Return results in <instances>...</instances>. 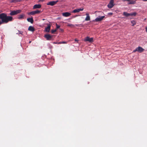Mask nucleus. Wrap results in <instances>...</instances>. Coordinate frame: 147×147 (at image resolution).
<instances>
[{"label":"nucleus","instance_id":"f257e3e1","mask_svg":"<svg viewBox=\"0 0 147 147\" xmlns=\"http://www.w3.org/2000/svg\"><path fill=\"white\" fill-rule=\"evenodd\" d=\"M13 20V18L11 16H7L6 13H2L0 14V25L3 24H7Z\"/></svg>","mask_w":147,"mask_h":147},{"label":"nucleus","instance_id":"f03ea898","mask_svg":"<svg viewBox=\"0 0 147 147\" xmlns=\"http://www.w3.org/2000/svg\"><path fill=\"white\" fill-rule=\"evenodd\" d=\"M22 11L21 9H18L16 10L10 11L9 15L11 16L15 15L18 13H20Z\"/></svg>","mask_w":147,"mask_h":147},{"label":"nucleus","instance_id":"7ed1b4c3","mask_svg":"<svg viewBox=\"0 0 147 147\" xmlns=\"http://www.w3.org/2000/svg\"><path fill=\"white\" fill-rule=\"evenodd\" d=\"M137 14L136 12H134L131 13H128L127 12H124L123 13V15L126 17H128L129 16H135Z\"/></svg>","mask_w":147,"mask_h":147},{"label":"nucleus","instance_id":"20e7f679","mask_svg":"<svg viewBox=\"0 0 147 147\" xmlns=\"http://www.w3.org/2000/svg\"><path fill=\"white\" fill-rule=\"evenodd\" d=\"M40 12H41V11H40L38 10H36L35 11H32L28 12L27 13V14L28 15H34L36 14L39 13Z\"/></svg>","mask_w":147,"mask_h":147},{"label":"nucleus","instance_id":"39448f33","mask_svg":"<svg viewBox=\"0 0 147 147\" xmlns=\"http://www.w3.org/2000/svg\"><path fill=\"white\" fill-rule=\"evenodd\" d=\"M114 0H111L109 3L107 5V7L109 8H112L114 5Z\"/></svg>","mask_w":147,"mask_h":147},{"label":"nucleus","instance_id":"423d86ee","mask_svg":"<svg viewBox=\"0 0 147 147\" xmlns=\"http://www.w3.org/2000/svg\"><path fill=\"white\" fill-rule=\"evenodd\" d=\"M84 41L87 42L88 41L90 42H93V38H90L88 36L86 37L84 40Z\"/></svg>","mask_w":147,"mask_h":147},{"label":"nucleus","instance_id":"0eeeda50","mask_svg":"<svg viewBox=\"0 0 147 147\" xmlns=\"http://www.w3.org/2000/svg\"><path fill=\"white\" fill-rule=\"evenodd\" d=\"M58 2V1L57 0L55 1H50L47 3V5H50L51 6H53L55 5Z\"/></svg>","mask_w":147,"mask_h":147},{"label":"nucleus","instance_id":"6e6552de","mask_svg":"<svg viewBox=\"0 0 147 147\" xmlns=\"http://www.w3.org/2000/svg\"><path fill=\"white\" fill-rule=\"evenodd\" d=\"M105 18V16H99L97 18L95 19V20L96 22H99L102 20L103 19Z\"/></svg>","mask_w":147,"mask_h":147},{"label":"nucleus","instance_id":"1a4fd4ad","mask_svg":"<svg viewBox=\"0 0 147 147\" xmlns=\"http://www.w3.org/2000/svg\"><path fill=\"white\" fill-rule=\"evenodd\" d=\"M44 37L47 40H51L52 38V36L50 35L49 34H46L44 35Z\"/></svg>","mask_w":147,"mask_h":147},{"label":"nucleus","instance_id":"9d476101","mask_svg":"<svg viewBox=\"0 0 147 147\" xmlns=\"http://www.w3.org/2000/svg\"><path fill=\"white\" fill-rule=\"evenodd\" d=\"M123 1H128L127 4L128 5L129 4H134L136 3V1H133L132 0H123Z\"/></svg>","mask_w":147,"mask_h":147},{"label":"nucleus","instance_id":"9b49d317","mask_svg":"<svg viewBox=\"0 0 147 147\" xmlns=\"http://www.w3.org/2000/svg\"><path fill=\"white\" fill-rule=\"evenodd\" d=\"M84 10V8H79V9H76L72 12V13H76L79 12L80 11H82Z\"/></svg>","mask_w":147,"mask_h":147},{"label":"nucleus","instance_id":"f8f14e48","mask_svg":"<svg viewBox=\"0 0 147 147\" xmlns=\"http://www.w3.org/2000/svg\"><path fill=\"white\" fill-rule=\"evenodd\" d=\"M41 7V5L40 4H35L34 5L33 7V9H40Z\"/></svg>","mask_w":147,"mask_h":147},{"label":"nucleus","instance_id":"ddd939ff","mask_svg":"<svg viewBox=\"0 0 147 147\" xmlns=\"http://www.w3.org/2000/svg\"><path fill=\"white\" fill-rule=\"evenodd\" d=\"M19 20H21L26 18L25 15L24 14H22L19 15L18 18Z\"/></svg>","mask_w":147,"mask_h":147},{"label":"nucleus","instance_id":"4468645a","mask_svg":"<svg viewBox=\"0 0 147 147\" xmlns=\"http://www.w3.org/2000/svg\"><path fill=\"white\" fill-rule=\"evenodd\" d=\"M62 15L64 17H67L70 16L71 15V14L69 12H66L62 13Z\"/></svg>","mask_w":147,"mask_h":147},{"label":"nucleus","instance_id":"2eb2a0df","mask_svg":"<svg viewBox=\"0 0 147 147\" xmlns=\"http://www.w3.org/2000/svg\"><path fill=\"white\" fill-rule=\"evenodd\" d=\"M137 51L140 52H142L144 51V49L140 47H138L136 48Z\"/></svg>","mask_w":147,"mask_h":147},{"label":"nucleus","instance_id":"dca6fc26","mask_svg":"<svg viewBox=\"0 0 147 147\" xmlns=\"http://www.w3.org/2000/svg\"><path fill=\"white\" fill-rule=\"evenodd\" d=\"M50 28L51 26L49 24L48 25L47 27L45 28V30L46 32H49L50 30Z\"/></svg>","mask_w":147,"mask_h":147},{"label":"nucleus","instance_id":"f3484780","mask_svg":"<svg viewBox=\"0 0 147 147\" xmlns=\"http://www.w3.org/2000/svg\"><path fill=\"white\" fill-rule=\"evenodd\" d=\"M86 17L85 18V20L86 21H89L90 20V17L89 16V14L88 13H87L86 14Z\"/></svg>","mask_w":147,"mask_h":147},{"label":"nucleus","instance_id":"a211bd4d","mask_svg":"<svg viewBox=\"0 0 147 147\" xmlns=\"http://www.w3.org/2000/svg\"><path fill=\"white\" fill-rule=\"evenodd\" d=\"M27 20L28 22H30L32 24L34 22V20H33V18L32 17L31 18H28Z\"/></svg>","mask_w":147,"mask_h":147},{"label":"nucleus","instance_id":"6ab92c4d","mask_svg":"<svg viewBox=\"0 0 147 147\" xmlns=\"http://www.w3.org/2000/svg\"><path fill=\"white\" fill-rule=\"evenodd\" d=\"M28 30L29 31L33 32L35 30L34 27L32 26H30L29 27Z\"/></svg>","mask_w":147,"mask_h":147},{"label":"nucleus","instance_id":"aec40b11","mask_svg":"<svg viewBox=\"0 0 147 147\" xmlns=\"http://www.w3.org/2000/svg\"><path fill=\"white\" fill-rule=\"evenodd\" d=\"M131 23L132 24V26H134V25H136V22L135 20H133L131 21Z\"/></svg>","mask_w":147,"mask_h":147},{"label":"nucleus","instance_id":"412c9836","mask_svg":"<svg viewBox=\"0 0 147 147\" xmlns=\"http://www.w3.org/2000/svg\"><path fill=\"white\" fill-rule=\"evenodd\" d=\"M57 30L56 29L55 30H51V33L52 34L54 33V32H56Z\"/></svg>","mask_w":147,"mask_h":147},{"label":"nucleus","instance_id":"4be33fe9","mask_svg":"<svg viewBox=\"0 0 147 147\" xmlns=\"http://www.w3.org/2000/svg\"><path fill=\"white\" fill-rule=\"evenodd\" d=\"M56 26L57 29H58L60 27V26L59 25H57V24H56Z\"/></svg>","mask_w":147,"mask_h":147},{"label":"nucleus","instance_id":"5701e85b","mask_svg":"<svg viewBox=\"0 0 147 147\" xmlns=\"http://www.w3.org/2000/svg\"><path fill=\"white\" fill-rule=\"evenodd\" d=\"M67 26L71 27L73 26L74 25L72 24H69L67 25Z\"/></svg>","mask_w":147,"mask_h":147},{"label":"nucleus","instance_id":"b1692460","mask_svg":"<svg viewBox=\"0 0 147 147\" xmlns=\"http://www.w3.org/2000/svg\"><path fill=\"white\" fill-rule=\"evenodd\" d=\"M67 43V42H65V41L61 42V44H66Z\"/></svg>","mask_w":147,"mask_h":147},{"label":"nucleus","instance_id":"393cba45","mask_svg":"<svg viewBox=\"0 0 147 147\" xmlns=\"http://www.w3.org/2000/svg\"><path fill=\"white\" fill-rule=\"evenodd\" d=\"M23 33V32L21 31H19V33L21 34H22Z\"/></svg>","mask_w":147,"mask_h":147},{"label":"nucleus","instance_id":"a878e982","mask_svg":"<svg viewBox=\"0 0 147 147\" xmlns=\"http://www.w3.org/2000/svg\"><path fill=\"white\" fill-rule=\"evenodd\" d=\"M137 51V49L136 48L135 50H134L133 51V52L135 53Z\"/></svg>","mask_w":147,"mask_h":147},{"label":"nucleus","instance_id":"bb28decb","mask_svg":"<svg viewBox=\"0 0 147 147\" xmlns=\"http://www.w3.org/2000/svg\"><path fill=\"white\" fill-rule=\"evenodd\" d=\"M113 13H108V15H112L113 14Z\"/></svg>","mask_w":147,"mask_h":147},{"label":"nucleus","instance_id":"cd10ccee","mask_svg":"<svg viewBox=\"0 0 147 147\" xmlns=\"http://www.w3.org/2000/svg\"><path fill=\"white\" fill-rule=\"evenodd\" d=\"M57 44H61V42H57Z\"/></svg>","mask_w":147,"mask_h":147},{"label":"nucleus","instance_id":"c85d7f7f","mask_svg":"<svg viewBox=\"0 0 147 147\" xmlns=\"http://www.w3.org/2000/svg\"><path fill=\"white\" fill-rule=\"evenodd\" d=\"M75 40L76 41H78V40L77 39H75Z\"/></svg>","mask_w":147,"mask_h":147},{"label":"nucleus","instance_id":"c756f323","mask_svg":"<svg viewBox=\"0 0 147 147\" xmlns=\"http://www.w3.org/2000/svg\"><path fill=\"white\" fill-rule=\"evenodd\" d=\"M146 32H147V27H146Z\"/></svg>","mask_w":147,"mask_h":147},{"label":"nucleus","instance_id":"7c9ffc66","mask_svg":"<svg viewBox=\"0 0 147 147\" xmlns=\"http://www.w3.org/2000/svg\"><path fill=\"white\" fill-rule=\"evenodd\" d=\"M143 1H147V0H143Z\"/></svg>","mask_w":147,"mask_h":147},{"label":"nucleus","instance_id":"2f4dec72","mask_svg":"<svg viewBox=\"0 0 147 147\" xmlns=\"http://www.w3.org/2000/svg\"><path fill=\"white\" fill-rule=\"evenodd\" d=\"M54 43L55 44H57V42H54Z\"/></svg>","mask_w":147,"mask_h":147},{"label":"nucleus","instance_id":"473e14b6","mask_svg":"<svg viewBox=\"0 0 147 147\" xmlns=\"http://www.w3.org/2000/svg\"><path fill=\"white\" fill-rule=\"evenodd\" d=\"M31 41H30L29 43H30L31 42Z\"/></svg>","mask_w":147,"mask_h":147},{"label":"nucleus","instance_id":"72a5a7b5","mask_svg":"<svg viewBox=\"0 0 147 147\" xmlns=\"http://www.w3.org/2000/svg\"><path fill=\"white\" fill-rule=\"evenodd\" d=\"M76 16H74V17H76Z\"/></svg>","mask_w":147,"mask_h":147},{"label":"nucleus","instance_id":"f704fd0d","mask_svg":"<svg viewBox=\"0 0 147 147\" xmlns=\"http://www.w3.org/2000/svg\"><path fill=\"white\" fill-rule=\"evenodd\" d=\"M45 20V19H43V20Z\"/></svg>","mask_w":147,"mask_h":147}]
</instances>
